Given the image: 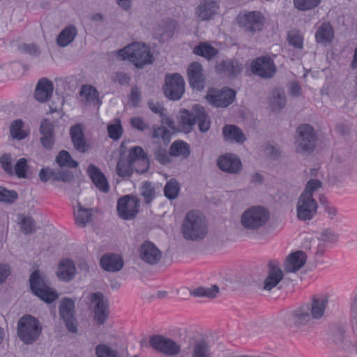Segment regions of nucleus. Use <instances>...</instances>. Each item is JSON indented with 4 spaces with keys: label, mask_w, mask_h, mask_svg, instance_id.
<instances>
[{
    "label": "nucleus",
    "mask_w": 357,
    "mask_h": 357,
    "mask_svg": "<svg viewBox=\"0 0 357 357\" xmlns=\"http://www.w3.org/2000/svg\"><path fill=\"white\" fill-rule=\"evenodd\" d=\"M264 17L259 12L252 11L241 17L240 23L246 31H257L263 26Z\"/></svg>",
    "instance_id": "4be33fe9"
},
{
    "label": "nucleus",
    "mask_w": 357,
    "mask_h": 357,
    "mask_svg": "<svg viewBox=\"0 0 357 357\" xmlns=\"http://www.w3.org/2000/svg\"><path fill=\"white\" fill-rule=\"evenodd\" d=\"M183 357H214L209 342L202 337L192 336L188 341V347L183 351Z\"/></svg>",
    "instance_id": "1a4fd4ad"
},
{
    "label": "nucleus",
    "mask_w": 357,
    "mask_h": 357,
    "mask_svg": "<svg viewBox=\"0 0 357 357\" xmlns=\"http://www.w3.org/2000/svg\"><path fill=\"white\" fill-rule=\"evenodd\" d=\"M306 262V255L303 251H296L288 255L284 268L287 272L295 273L301 269Z\"/></svg>",
    "instance_id": "bb28decb"
},
{
    "label": "nucleus",
    "mask_w": 357,
    "mask_h": 357,
    "mask_svg": "<svg viewBox=\"0 0 357 357\" xmlns=\"http://www.w3.org/2000/svg\"><path fill=\"white\" fill-rule=\"evenodd\" d=\"M107 131L109 137L114 140L119 139L123 132L122 127L119 122L108 125Z\"/></svg>",
    "instance_id": "4d7b16f0"
},
{
    "label": "nucleus",
    "mask_w": 357,
    "mask_h": 357,
    "mask_svg": "<svg viewBox=\"0 0 357 357\" xmlns=\"http://www.w3.org/2000/svg\"><path fill=\"white\" fill-rule=\"evenodd\" d=\"M79 95L82 102L84 104L99 105L101 103L98 91L91 85H83Z\"/></svg>",
    "instance_id": "473e14b6"
},
{
    "label": "nucleus",
    "mask_w": 357,
    "mask_h": 357,
    "mask_svg": "<svg viewBox=\"0 0 357 357\" xmlns=\"http://www.w3.org/2000/svg\"><path fill=\"white\" fill-rule=\"evenodd\" d=\"M288 41L291 45L297 49L303 48V37L298 33L290 32L288 36Z\"/></svg>",
    "instance_id": "e2e57ef3"
},
{
    "label": "nucleus",
    "mask_w": 357,
    "mask_h": 357,
    "mask_svg": "<svg viewBox=\"0 0 357 357\" xmlns=\"http://www.w3.org/2000/svg\"><path fill=\"white\" fill-rule=\"evenodd\" d=\"M190 153L189 145L183 141H175L170 146L169 154L174 157L186 158Z\"/></svg>",
    "instance_id": "58836bf2"
},
{
    "label": "nucleus",
    "mask_w": 357,
    "mask_h": 357,
    "mask_svg": "<svg viewBox=\"0 0 357 357\" xmlns=\"http://www.w3.org/2000/svg\"><path fill=\"white\" fill-rule=\"evenodd\" d=\"M180 123L185 132H189L197 123L199 130L205 132L210 128L211 121L205 109L200 105H194L190 110L183 109L181 112Z\"/></svg>",
    "instance_id": "f03ea898"
},
{
    "label": "nucleus",
    "mask_w": 357,
    "mask_h": 357,
    "mask_svg": "<svg viewBox=\"0 0 357 357\" xmlns=\"http://www.w3.org/2000/svg\"><path fill=\"white\" fill-rule=\"evenodd\" d=\"M127 160L134 165L137 172L144 173L149 167V160L142 148L139 146L133 147L130 150Z\"/></svg>",
    "instance_id": "6ab92c4d"
},
{
    "label": "nucleus",
    "mask_w": 357,
    "mask_h": 357,
    "mask_svg": "<svg viewBox=\"0 0 357 357\" xmlns=\"http://www.w3.org/2000/svg\"><path fill=\"white\" fill-rule=\"evenodd\" d=\"M23 122L22 120L14 121L10 126V135L13 138L21 140L27 136V132L23 130Z\"/></svg>",
    "instance_id": "49530a36"
},
{
    "label": "nucleus",
    "mask_w": 357,
    "mask_h": 357,
    "mask_svg": "<svg viewBox=\"0 0 357 357\" xmlns=\"http://www.w3.org/2000/svg\"><path fill=\"white\" fill-rule=\"evenodd\" d=\"M20 50L31 55L38 56L40 51L35 44H23L20 46Z\"/></svg>",
    "instance_id": "69168bd1"
},
{
    "label": "nucleus",
    "mask_w": 357,
    "mask_h": 357,
    "mask_svg": "<svg viewBox=\"0 0 357 357\" xmlns=\"http://www.w3.org/2000/svg\"><path fill=\"white\" fill-rule=\"evenodd\" d=\"M73 178V174L70 171H54L53 180L57 181L69 182Z\"/></svg>",
    "instance_id": "052dcab7"
},
{
    "label": "nucleus",
    "mask_w": 357,
    "mask_h": 357,
    "mask_svg": "<svg viewBox=\"0 0 357 357\" xmlns=\"http://www.w3.org/2000/svg\"><path fill=\"white\" fill-rule=\"evenodd\" d=\"M75 223L79 227H84L92 220V209L83 208L78 203L74 209Z\"/></svg>",
    "instance_id": "f704fd0d"
},
{
    "label": "nucleus",
    "mask_w": 357,
    "mask_h": 357,
    "mask_svg": "<svg viewBox=\"0 0 357 357\" xmlns=\"http://www.w3.org/2000/svg\"><path fill=\"white\" fill-rule=\"evenodd\" d=\"M70 137L75 148L81 153L86 151L85 138L80 125H75L70 128Z\"/></svg>",
    "instance_id": "72a5a7b5"
},
{
    "label": "nucleus",
    "mask_w": 357,
    "mask_h": 357,
    "mask_svg": "<svg viewBox=\"0 0 357 357\" xmlns=\"http://www.w3.org/2000/svg\"><path fill=\"white\" fill-rule=\"evenodd\" d=\"M77 35V29L74 26L65 28L57 38V43L60 47H66L71 43Z\"/></svg>",
    "instance_id": "4c0bfd02"
},
{
    "label": "nucleus",
    "mask_w": 357,
    "mask_h": 357,
    "mask_svg": "<svg viewBox=\"0 0 357 357\" xmlns=\"http://www.w3.org/2000/svg\"><path fill=\"white\" fill-rule=\"evenodd\" d=\"M188 77L189 84L194 89L199 90L204 87V77L202 67L199 63L194 62L190 64L188 68Z\"/></svg>",
    "instance_id": "393cba45"
},
{
    "label": "nucleus",
    "mask_w": 357,
    "mask_h": 357,
    "mask_svg": "<svg viewBox=\"0 0 357 357\" xmlns=\"http://www.w3.org/2000/svg\"><path fill=\"white\" fill-rule=\"evenodd\" d=\"M75 314V301L68 298H63L59 305V315L68 331L71 333H76L77 331Z\"/></svg>",
    "instance_id": "4468645a"
},
{
    "label": "nucleus",
    "mask_w": 357,
    "mask_h": 357,
    "mask_svg": "<svg viewBox=\"0 0 357 357\" xmlns=\"http://www.w3.org/2000/svg\"><path fill=\"white\" fill-rule=\"evenodd\" d=\"M29 281L33 293L43 301L50 303L57 298L56 293L49 287L39 271H34L31 275Z\"/></svg>",
    "instance_id": "6e6552de"
},
{
    "label": "nucleus",
    "mask_w": 357,
    "mask_h": 357,
    "mask_svg": "<svg viewBox=\"0 0 357 357\" xmlns=\"http://www.w3.org/2000/svg\"><path fill=\"white\" fill-rule=\"evenodd\" d=\"M89 300L94 305V319L98 324H102L107 319L109 314L108 302L104 298L100 292L93 293Z\"/></svg>",
    "instance_id": "f3484780"
},
{
    "label": "nucleus",
    "mask_w": 357,
    "mask_h": 357,
    "mask_svg": "<svg viewBox=\"0 0 357 357\" xmlns=\"http://www.w3.org/2000/svg\"><path fill=\"white\" fill-rule=\"evenodd\" d=\"M236 92L231 89L220 90L211 89L208 90L206 99L211 105L217 107H227L235 99Z\"/></svg>",
    "instance_id": "f8f14e48"
},
{
    "label": "nucleus",
    "mask_w": 357,
    "mask_h": 357,
    "mask_svg": "<svg viewBox=\"0 0 357 357\" xmlns=\"http://www.w3.org/2000/svg\"><path fill=\"white\" fill-rule=\"evenodd\" d=\"M180 190L179 184L176 179L169 180L164 188L165 195L169 199L176 198Z\"/></svg>",
    "instance_id": "09e8293b"
},
{
    "label": "nucleus",
    "mask_w": 357,
    "mask_h": 357,
    "mask_svg": "<svg viewBox=\"0 0 357 357\" xmlns=\"http://www.w3.org/2000/svg\"><path fill=\"white\" fill-rule=\"evenodd\" d=\"M322 183L318 179H310L301 195L313 197V193L321 188Z\"/></svg>",
    "instance_id": "864d4df0"
},
{
    "label": "nucleus",
    "mask_w": 357,
    "mask_h": 357,
    "mask_svg": "<svg viewBox=\"0 0 357 357\" xmlns=\"http://www.w3.org/2000/svg\"><path fill=\"white\" fill-rule=\"evenodd\" d=\"M194 52L197 55L202 56L207 59H211L218 53V51L208 43H201L195 47Z\"/></svg>",
    "instance_id": "79ce46f5"
},
{
    "label": "nucleus",
    "mask_w": 357,
    "mask_h": 357,
    "mask_svg": "<svg viewBox=\"0 0 357 357\" xmlns=\"http://www.w3.org/2000/svg\"><path fill=\"white\" fill-rule=\"evenodd\" d=\"M140 195L144 198L146 204L151 203L155 195V189L151 182H144L140 187Z\"/></svg>",
    "instance_id": "a18cd8bd"
},
{
    "label": "nucleus",
    "mask_w": 357,
    "mask_h": 357,
    "mask_svg": "<svg viewBox=\"0 0 357 357\" xmlns=\"http://www.w3.org/2000/svg\"><path fill=\"white\" fill-rule=\"evenodd\" d=\"M12 158L9 154H3L0 158V163L3 170L9 174H13Z\"/></svg>",
    "instance_id": "680f3d73"
},
{
    "label": "nucleus",
    "mask_w": 357,
    "mask_h": 357,
    "mask_svg": "<svg viewBox=\"0 0 357 357\" xmlns=\"http://www.w3.org/2000/svg\"><path fill=\"white\" fill-rule=\"evenodd\" d=\"M134 165L128 160H121L116 165V173L119 176L127 177L131 176L135 169Z\"/></svg>",
    "instance_id": "de8ad7c7"
},
{
    "label": "nucleus",
    "mask_w": 357,
    "mask_h": 357,
    "mask_svg": "<svg viewBox=\"0 0 357 357\" xmlns=\"http://www.w3.org/2000/svg\"><path fill=\"white\" fill-rule=\"evenodd\" d=\"M76 274V268L73 261L68 259H62L57 271L58 277L63 280L69 281Z\"/></svg>",
    "instance_id": "2f4dec72"
},
{
    "label": "nucleus",
    "mask_w": 357,
    "mask_h": 357,
    "mask_svg": "<svg viewBox=\"0 0 357 357\" xmlns=\"http://www.w3.org/2000/svg\"><path fill=\"white\" fill-rule=\"evenodd\" d=\"M139 256L146 264L155 265L160 260L162 253L153 243L145 241L139 249Z\"/></svg>",
    "instance_id": "a211bd4d"
},
{
    "label": "nucleus",
    "mask_w": 357,
    "mask_h": 357,
    "mask_svg": "<svg viewBox=\"0 0 357 357\" xmlns=\"http://www.w3.org/2000/svg\"><path fill=\"white\" fill-rule=\"evenodd\" d=\"M218 167L230 174H237L241 169V162L235 155L225 154L218 160Z\"/></svg>",
    "instance_id": "b1692460"
},
{
    "label": "nucleus",
    "mask_w": 357,
    "mask_h": 357,
    "mask_svg": "<svg viewBox=\"0 0 357 357\" xmlns=\"http://www.w3.org/2000/svg\"><path fill=\"white\" fill-rule=\"evenodd\" d=\"M139 208L138 199L130 195L121 197L117 202L118 214L123 220L133 219L139 212Z\"/></svg>",
    "instance_id": "2eb2a0df"
},
{
    "label": "nucleus",
    "mask_w": 357,
    "mask_h": 357,
    "mask_svg": "<svg viewBox=\"0 0 357 357\" xmlns=\"http://www.w3.org/2000/svg\"><path fill=\"white\" fill-rule=\"evenodd\" d=\"M164 93L172 100H178L185 92V82L178 73L167 75L165 77Z\"/></svg>",
    "instance_id": "9d476101"
},
{
    "label": "nucleus",
    "mask_w": 357,
    "mask_h": 357,
    "mask_svg": "<svg viewBox=\"0 0 357 357\" xmlns=\"http://www.w3.org/2000/svg\"><path fill=\"white\" fill-rule=\"evenodd\" d=\"M56 162L60 167H68L75 168L78 163L72 159L69 153L66 151H61L56 158Z\"/></svg>",
    "instance_id": "c03bdc74"
},
{
    "label": "nucleus",
    "mask_w": 357,
    "mask_h": 357,
    "mask_svg": "<svg viewBox=\"0 0 357 357\" xmlns=\"http://www.w3.org/2000/svg\"><path fill=\"white\" fill-rule=\"evenodd\" d=\"M155 158L161 164L166 165L170 162L169 153H167L166 149L162 146H157L155 150Z\"/></svg>",
    "instance_id": "6e6d98bb"
},
{
    "label": "nucleus",
    "mask_w": 357,
    "mask_h": 357,
    "mask_svg": "<svg viewBox=\"0 0 357 357\" xmlns=\"http://www.w3.org/2000/svg\"><path fill=\"white\" fill-rule=\"evenodd\" d=\"M130 123L133 128L140 131H144L149 128L148 124L140 117H133L130 119Z\"/></svg>",
    "instance_id": "338daca9"
},
{
    "label": "nucleus",
    "mask_w": 357,
    "mask_h": 357,
    "mask_svg": "<svg viewBox=\"0 0 357 357\" xmlns=\"http://www.w3.org/2000/svg\"><path fill=\"white\" fill-rule=\"evenodd\" d=\"M118 56L122 60H128L136 67L142 68L153 61L149 47L144 43L136 42L130 44L118 52Z\"/></svg>",
    "instance_id": "20e7f679"
},
{
    "label": "nucleus",
    "mask_w": 357,
    "mask_h": 357,
    "mask_svg": "<svg viewBox=\"0 0 357 357\" xmlns=\"http://www.w3.org/2000/svg\"><path fill=\"white\" fill-rule=\"evenodd\" d=\"M338 235L333 231L326 229L323 230L317 238H306L303 247L310 250L316 256H321L325 252V243H333L337 241Z\"/></svg>",
    "instance_id": "423d86ee"
},
{
    "label": "nucleus",
    "mask_w": 357,
    "mask_h": 357,
    "mask_svg": "<svg viewBox=\"0 0 357 357\" xmlns=\"http://www.w3.org/2000/svg\"><path fill=\"white\" fill-rule=\"evenodd\" d=\"M218 293L219 287L216 284H213L209 287L197 288L191 292V294L195 297L214 298L218 296Z\"/></svg>",
    "instance_id": "a19ab883"
},
{
    "label": "nucleus",
    "mask_w": 357,
    "mask_h": 357,
    "mask_svg": "<svg viewBox=\"0 0 357 357\" xmlns=\"http://www.w3.org/2000/svg\"><path fill=\"white\" fill-rule=\"evenodd\" d=\"M27 169V160L25 158H20L15 165L13 172L19 178H24Z\"/></svg>",
    "instance_id": "bf43d9fd"
},
{
    "label": "nucleus",
    "mask_w": 357,
    "mask_h": 357,
    "mask_svg": "<svg viewBox=\"0 0 357 357\" xmlns=\"http://www.w3.org/2000/svg\"><path fill=\"white\" fill-rule=\"evenodd\" d=\"M298 137L296 142V151L302 155L310 154L315 146V133L308 124L300 126L297 129Z\"/></svg>",
    "instance_id": "0eeeda50"
},
{
    "label": "nucleus",
    "mask_w": 357,
    "mask_h": 357,
    "mask_svg": "<svg viewBox=\"0 0 357 357\" xmlns=\"http://www.w3.org/2000/svg\"><path fill=\"white\" fill-rule=\"evenodd\" d=\"M17 197V194L15 191L8 190L3 187H0V202L12 203Z\"/></svg>",
    "instance_id": "13d9d810"
},
{
    "label": "nucleus",
    "mask_w": 357,
    "mask_h": 357,
    "mask_svg": "<svg viewBox=\"0 0 357 357\" xmlns=\"http://www.w3.org/2000/svg\"><path fill=\"white\" fill-rule=\"evenodd\" d=\"M149 342L154 349L167 356H176L181 352V346L176 341L163 335H153Z\"/></svg>",
    "instance_id": "9b49d317"
},
{
    "label": "nucleus",
    "mask_w": 357,
    "mask_h": 357,
    "mask_svg": "<svg viewBox=\"0 0 357 357\" xmlns=\"http://www.w3.org/2000/svg\"><path fill=\"white\" fill-rule=\"evenodd\" d=\"M295 8L299 10L305 11L317 7L321 0H293Z\"/></svg>",
    "instance_id": "8fccbe9b"
},
{
    "label": "nucleus",
    "mask_w": 357,
    "mask_h": 357,
    "mask_svg": "<svg viewBox=\"0 0 357 357\" xmlns=\"http://www.w3.org/2000/svg\"><path fill=\"white\" fill-rule=\"evenodd\" d=\"M53 84L47 79H41L37 84L35 90V98L39 102H46L51 98L53 93Z\"/></svg>",
    "instance_id": "c756f323"
},
{
    "label": "nucleus",
    "mask_w": 357,
    "mask_h": 357,
    "mask_svg": "<svg viewBox=\"0 0 357 357\" xmlns=\"http://www.w3.org/2000/svg\"><path fill=\"white\" fill-rule=\"evenodd\" d=\"M40 142L43 147L47 149H51L54 144V135H42Z\"/></svg>",
    "instance_id": "774afa93"
},
{
    "label": "nucleus",
    "mask_w": 357,
    "mask_h": 357,
    "mask_svg": "<svg viewBox=\"0 0 357 357\" xmlns=\"http://www.w3.org/2000/svg\"><path fill=\"white\" fill-rule=\"evenodd\" d=\"M223 135L226 140L242 143L245 137L242 130L234 125H226L223 128Z\"/></svg>",
    "instance_id": "e433bc0d"
},
{
    "label": "nucleus",
    "mask_w": 357,
    "mask_h": 357,
    "mask_svg": "<svg viewBox=\"0 0 357 357\" xmlns=\"http://www.w3.org/2000/svg\"><path fill=\"white\" fill-rule=\"evenodd\" d=\"M289 321L296 326L305 325L310 323L312 318L310 314V308L306 304L296 308L289 314Z\"/></svg>",
    "instance_id": "cd10ccee"
},
{
    "label": "nucleus",
    "mask_w": 357,
    "mask_h": 357,
    "mask_svg": "<svg viewBox=\"0 0 357 357\" xmlns=\"http://www.w3.org/2000/svg\"><path fill=\"white\" fill-rule=\"evenodd\" d=\"M40 132L42 135H54L53 123L47 119L42 121L40 126Z\"/></svg>",
    "instance_id": "0e129e2a"
},
{
    "label": "nucleus",
    "mask_w": 357,
    "mask_h": 357,
    "mask_svg": "<svg viewBox=\"0 0 357 357\" xmlns=\"http://www.w3.org/2000/svg\"><path fill=\"white\" fill-rule=\"evenodd\" d=\"M318 204L313 197L301 195L296 204L297 217L301 220H310L317 213Z\"/></svg>",
    "instance_id": "dca6fc26"
},
{
    "label": "nucleus",
    "mask_w": 357,
    "mask_h": 357,
    "mask_svg": "<svg viewBox=\"0 0 357 357\" xmlns=\"http://www.w3.org/2000/svg\"><path fill=\"white\" fill-rule=\"evenodd\" d=\"M21 230L25 234H31L36 230L35 222L30 216L20 215Z\"/></svg>",
    "instance_id": "3c124183"
},
{
    "label": "nucleus",
    "mask_w": 357,
    "mask_h": 357,
    "mask_svg": "<svg viewBox=\"0 0 357 357\" xmlns=\"http://www.w3.org/2000/svg\"><path fill=\"white\" fill-rule=\"evenodd\" d=\"M284 277L283 271L278 262L271 261L268 264V274L263 282V289L271 291L276 287Z\"/></svg>",
    "instance_id": "aec40b11"
},
{
    "label": "nucleus",
    "mask_w": 357,
    "mask_h": 357,
    "mask_svg": "<svg viewBox=\"0 0 357 357\" xmlns=\"http://www.w3.org/2000/svg\"><path fill=\"white\" fill-rule=\"evenodd\" d=\"M328 303L327 296H314L311 302L306 303L310 308V314L312 320H318L324 317Z\"/></svg>",
    "instance_id": "412c9836"
},
{
    "label": "nucleus",
    "mask_w": 357,
    "mask_h": 357,
    "mask_svg": "<svg viewBox=\"0 0 357 357\" xmlns=\"http://www.w3.org/2000/svg\"><path fill=\"white\" fill-rule=\"evenodd\" d=\"M218 10L219 6L216 1L205 0L196 8L195 15L201 21L211 20L218 14Z\"/></svg>",
    "instance_id": "5701e85b"
},
{
    "label": "nucleus",
    "mask_w": 357,
    "mask_h": 357,
    "mask_svg": "<svg viewBox=\"0 0 357 357\" xmlns=\"http://www.w3.org/2000/svg\"><path fill=\"white\" fill-rule=\"evenodd\" d=\"M176 26V22L173 20H163L155 26L154 34L161 40L169 38L173 36Z\"/></svg>",
    "instance_id": "7c9ffc66"
},
{
    "label": "nucleus",
    "mask_w": 357,
    "mask_h": 357,
    "mask_svg": "<svg viewBox=\"0 0 357 357\" xmlns=\"http://www.w3.org/2000/svg\"><path fill=\"white\" fill-rule=\"evenodd\" d=\"M97 357H116V351L105 344H99L96 347Z\"/></svg>",
    "instance_id": "5fc2aeb1"
},
{
    "label": "nucleus",
    "mask_w": 357,
    "mask_h": 357,
    "mask_svg": "<svg viewBox=\"0 0 357 357\" xmlns=\"http://www.w3.org/2000/svg\"><path fill=\"white\" fill-rule=\"evenodd\" d=\"M270 213L262 206H253L245 210L241 216V224L247 230L256 231L268 222Z\"/></svg>",
    "instance_id": "39448f33"
},
{
    "label": "nucleus",
    "mask_w": 357,
    "mask_h": 357,
    "mask_svg": "<svg viewBox=\"0 0 357 357\" xmlns=\"http://www.w3.org/2000/svg\"><path fill=\"white\" fill-rule=\"evenodd\" d=\"M100 262L104 270L110 272L119 271L123 266L122 257L116 254H105L102 256Z\"/></svg>",
    "instance_id": "c85d7f7f"
},
{
    "label": "nucleus",
    "mask_w": 357,
    "mask_h": 357,
    "mask_svg": "<svg viewBox=\"0 0 357 357\" xmlns=\"http://www.w3.org/2000/svg\"><path fill=\"white\" fill-rule=\"evenodd\" d=\"M181 231L185 240L200 241L208 234V224L206 219L198 212L190 211L183 221Z\"/></svg>",
    "instance_id": "f257e3e1"
},
{
    "label": "nucleus",
    "mask_w": 357,
    "mask_h": 357,
    "mask_svg": "<svg viewBox=\"0 0 357 357\" xmlns=\"http://www.w3.org/2000/svg\"><path fill=\"white\" fill-rule=\"evenodd\" d=\"M286 98L284 91L275 90L270 97V104L273 110L280 109L284 107Z\"/></svg>",
    "instance_id": "37998d69"
},
{
    "label": "nucleus",
    "mask_w": 357,
    "mask_h": 357,
    "mask_svg": "<svg viewBox=\"0 0 357 357\" xmlns=\"http://www.w3.org/2000/svg\"><path fill=\"white\" fill-rule=\"evenodd\" d=\"M42 330L41 323L32 315H24L17 321V336L25 344L29 345L36 342L42 334Z\"/></svg>",
    "instance_id": "7ed1b4c3"
},
{
    "label": "nucleus",
    "mask_w": 357,
    "mask_h": 357,
    "mask_svg": "<svg viewBox=\"0 0 357 357\" xmlns=\"http://www.w3.org/2000/svg\"><path fill=\"white\" fill-rule=\"evenodd\" d=\"M250 69L257 76L269 79L274 76L277 68L271 57L261 56L252 61Z\"/></svg>",
    "instance_id": "ddd939ff"
},
{
    "label": "nucleus",
    "mask_w": 357,
    "mask_h": 357,
    "mask_svg": "<svg viewBox=\"0 0 357 357\" xmlns=\"http://www.w3.org/2000/svg\"><path fill=\"white\" fill-rule=\"evenodd\" d=\"M315 38L316 40L319 43L330 42L333 38V31L330 24H322L318 28L315 34Z\"/></svg>",
    "instance_id": "ea45409f"
},
{
    "label": "nucleus",
    "mask_w": 357,
    "mask_h": 357,
    "mask_svg": "<svg viewBox=\"0 0 357 357\" xmlns=\"http://www.w3.org/2000/svg\"><path fill=\"white\" fill-rule=\"evenodd\" d=\"M216 68L219 73L233 76L241 73L242 66L237 61L227 60L218 63Z\"/></svg>",
    "instance_id": "c9c22d12"
},
{
    "label": "nucleus",
    "mask_w": 357,
    "mask_h": 357,
    "mask_svg": "<svg viewBox=\"0 0 357 357\" xmlns=\"http://www.w3.org/2000/svg\"><path fill=\"white\" fill-rule=\"evenodd\" d=\"M87 172L95 186L102 192L107 193L109 191V185L104 174L93 165L88 167Z\"/></svg>",
    "instance_id": "a878e982"
},
{
    "label": "nucleus",
    "mask_w": 357,
    "mask_h": 357,
    "mask_svg": "<svg viewBox=\"0 0 357 357\" xmlns=\"http://www.w3.org/2000/svg\"><path fill=\"white\" fill-rule=\"evenodd\" d=\"M153 137L161 139L167 145L171 139V132L164 126H155L153 131Z\"/></svg>",
    "instance_id": "603ef678"
}]
</instances>
